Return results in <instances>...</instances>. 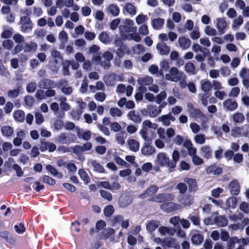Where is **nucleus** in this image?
Returning a JSON list of instances; mask_svg holds the SVG:
<instances>
[{
	"label": "nucleus",
	"instance_id": "nucleus-1",
	"mask_svg": "<svg viewBox=\"0 0 249 249\" xmlns=\"http://www.w3.org/2000/svg\"><path fill=\"white\" fill-rule=\"evenodd\" d=\"M134 25L133 20L130 19H125L123 21V24L119 26V30L121 33H126L125 36L127 39L139 42L142 40V37L136 32L137 27L134 26Z\"/></svg>",
	"mask_w": 249,
	"mask_h": 249
},
{
	"label": "nucleus",
	"instance_id": "nucleus-2",
	"mask_svg": "<svg viewBox=\"0 0 249 249\" xmlns=\"http://www.w3.org/2000/svg\"><path fill=\"white\" fill-rule=\"evenodd\" d=\"M185 78V75L183 72L179 71L178 69L174 67L171 68L168 73L165 75L166 80L173 82H178L182 79Z\"/></svg>",
	"mask_w": 249,
	"mask_h": 249
},
{
	"label": "nucleus",
	"instance_id": "nucleus-3",
	"mask_svg": "<svg viewBox=\"0 0 249 249\" xmlns=\"http://www.w3.org/2000/svg\"><path fill=\"white\" fill-rule=\"evenodd\" d=\"M155 162L161 166L167 167L169 169H173L170 167V160L167 155L163 152L157 154Z\"/></svg>",
	"mask_w": 249,
	"mask_h": 249
},
{
	"label": "nucleus",
	"instance_id": "nucleus-4",
	"mask_svg": "<svg viewBox=\"0 0 249 249\" xmlns=\"http://www.w3.org/2000/svg\"><path fill=\"white\" fill-rule=\"evenodd\" d=\"M231 135L234 137L239 136L248 137L249 135V126L244 125L241 127H235L232 130Z\"/></svg>",
	"mask_w": 249,
	"mask_h": 249
},
{
	"label": "nucleus",
	"instance_id": "nucleus-5",
	"mask_svg": "<svg viewBox=\"0 0 249 249\" xmlns=\"http://www.w3.org/2000/svg\"><path fill=\"white\" fill-rule=\"evenodd\" d=\"M21 30L23 32H28L32 29V23L30 18L26 16L21 17L19 21Z\"/></svg>",
	"mask_w": 249,
	"mask_h": 249
},
{
	"label": "nucleus",
	"instance_id": "nucleus-6",
	"mask_svg": "<svg viewBox=\"0 0 249 249\" xmlns=\"http://www.w3.org/2000/svg\"><path fill=\"white\" fill-rule=\"evenodd\" d=\"M215 27L220 35L224 34L228 27V23L224 18H217L215 20Z\"/></svg>",
	"mask_w": 249,
	"mask_h": 249
},
{
	"label": "nucleus",
	"instance_id": "nucleus-7",
	"mask_svg": "<svg viewBox=\"0 0 249 249\" xmlns=\"http://www.w3.org/2000/svg\"><path fill=\"white\" fill-rule=\"evenodd\" d=\"M27 135V131L21 129H18L16 130V137L13 141V144L16 146H19L22 143Z\"/></svg>",
	"mask_w": 249,
	"mask_h": 249
},
{
	"label": "nucleus",
	"instance_id": "nucleus-8",
	"mask_svg": "<svg viewBox=\"0 0 249 249\" xmlns=\"http://www.w3.org/2000/svg\"><path fill=\"white\" fill-rule=\"evenodd\" d=\"M121 80V76L114 73L106 75L104 77V81L107 86H113L117 81Z\"/></svg>",
	"mask_w": 249,
	"mask_h": 249
},
{
	"label": "nucleus",
	"instance_id": "nucleus-9",
	"mask_svg": "<svg viewBox=\"0 0 249 249\" xmlns=\"http://www.w3.org/2000/svg\"><path fill=\"white\" fill-rule=\"evenodd\" d=\"M157 120L161 122L163 125L168 126L170 125L171 121L174 122L176 120V118L171 113H169L159 117Z\"/></svg>",
	"mask_w": 249,
	"mask_h": 249
},
{
	"label": "nucleus",
	"instance_id": "nucleus-10",
	"mask_svg": "<svg viewBox=\"0 0 249 249\" xmlns=\"http://www.w3.org/2000/svg\"><path fill=\"white\" fill-rule=\"evenodd\" d=\"M228 187L232 195L237 196L240 192V185L237 180L234 179L230 182Z\"/></svg>",
	"mask_w": 249,
	"mask_h": 249
},
{
	"label": "nucleus",
	"instance_id": "nucleus-11",
	"mask_svg": "<svg viewBox=\"0 0 249 249\" xmlns=\"http://www.w3.org/2000/svg\"><path fill=\"white\" fill-rule=\"evenodd\" d=\"M51 55L54 59V62L56 64L55 66L56 69L55 70H53V71L55 72H57L58 71V68L59 67L60 64L62 62V58L60 52L55 50L52 51Z\"/></svg>",
	"mask_w": 249,
	"mask_h": 249
},
{
	"label": "nucleus",
	"instance_id": "nucleus-12",
	"mask_svg": "<svg viewBox=\"0 0 249 249\" xmlns=\"http://www.w3.org/2000/svg\"><path fill=\"white\" fill-rule=\"evenodd\" d=\"M180 208V206L179 204H177L172 202L163 203L160 206V208L167 213L179 209Z\"/></svg>",
	"mask_w": 249,
	"mask_h": 249
},
{
	"label": "nucleus",
	"instance_id": "nucleus-13",
	"mask_svg": "<svg viewBox=\"0 0 249 249\" xmlns=\"http://www.w3.org/2000/svg\"><path fill=\"white\" fill-rule=\"evenodd\" d=\"M223 105L224 109L229 111H233L238 107L237 102L231 99H228L224 101Z\"/></svg>",
	"mask_w": 249,
	"mask_h": 249
},
{
	"label": "nucleus",
	"instance_id": "nucleus-14",
	"mask_svg": "<svg viewBox=\"0 0 249 249\" xmlns=\"http://www.w3.org/2000/svg\"><path fill=\"white\" fill-rule=\"evenodd\" d=\"M56 83H55L53 80L49 79H43L38 82V86L40 88L43 89L54 88L56 87Z\"/></svg>",
	"mask_w": 249,
	"mask_h": 249
},
{
	"label": "nucleus",
	"instance_id": "nucleus-15",
	"mask_svg": "<svg viewBox=\"0 0 249 249\" xmlns=\"http://www.w3.org/2000/svg\"><path fill=\"white\" fill-rule=\"evenodd\" d=\"M156 48L159 53L161 55H167L170 51V47L164 42L158 43L157 44Z\"/></svg>",
	"mask_w": 249,
	"mask_h": 249
},
{
	"label": "nucleus",
	"instance_id": "nucleus-16",
	"mask_svg": "<svg viewBox=\"0 0 249 249\" xmlns=\"http://www.w3.org/2000/svg\"><path fill=\"white\" fill-rule=\"evenodd\" d=\"M184 181L188 184L190 192H196L197 191L198 188L196 181L195 179L185 178L184 179Z\"/></svg>",
	"mask_w": 249,
	"mask_h": 249
},
{
	"label": "nucleus",
	"instance_id": "nucleus-17",
	"mask_svg": "<svg viewBox=\"0 0 249 249\" xmlns=\"http://www.w3.org/2000/svg\"><path fill=\"white\" fill-rule=\"evenodd\" d=\"M73 135L71 134L63 133L57 137V141L62 143H68L72 142Z\"/></svg>",
	"mask_w": 249,
	"mask_h": 249
},
{
	"label": "nucleus",
	"instance_id": "nucleus-18",
	"mask_svg": "<svg viewBox=\"0 0 249 249\" xmlns=\"http://www.w3.org/2000/svg\"><path fill=\"white\" fill-rule=\"evenodd\" d=\"M164 23V19L160 18H155L152 20L151 25L152 27L157 30H160L162 28Z\"/></svg>",
	"mask_w": 249,
	"mask_h": 249
},
{
	"label": "nucleus",
	"instance_id": "nucleus-19",
	"mask_svg": "<svg viewBox=\"0 0 249 249\" xmlns=\"http://www.w3.org/2000/svg\"><path fill=\"white\" fill-rule=\"evenodd\" d=\"M178 43L180 47L184 50H186L190 47L191 41L189 38L184 36H180L178 39Z\"/></svg>",
	"mask_w": 249,
	"mask_h": 249
},
{
	"label": "nucleus",
	"instance_id": "nucleus-20",
	"mask_svg": "<svg viewBox=\"0 0 249 249\" xmlns=\"http://www.w3.org/2000/svg\"><path fill=\"white\" fill-rule=\"evenodd\" d=\"M147 109L150 117H156L161 112V109H159L157 106L149 105L147 107Z\"/></svg>",
	"mask_w": 249,
	"mask_h": 249
},
{
	"label": "nucleus",
	"instance_id": "nucleus-21",
	"mask_svg": "<svg viewBox=\"0 0 249 249\" xmlns=\"http://www.w3.org/2000/svg\"><path fill=\"white\" fill-rule=\"evenodd\" d=\"M199 151L201 156L207 159L211 158L212 155V150L208 145L201 147Z\"/></svg>",
	"mask_w": 249,
	"mask_h": 249
},
{
	"label": "nucleus",
	"instance_id": "nucleus-22",
	"mask_svg": "<svg viewBox=\"0 0 249 249\" xmlns=\"http://www.w3.org/2000/svg\"><path fill=\"white\" fill-rule=\"evenodd\" d=\"M127 143L130 150L133 152H137L140 148V143L137 140L129 139L127 141Z\"/></svg>",
	"mask_w": 249,
	"mask_h": 249
},
{
	"label": "nucleus",
	"instance_id": "nucleus-23",
	"mask_svg": "<svg viewBox=\"0 0 249 249\" xmlns=\"http://www.w3.org/2000/svg\"><path fill=\"white\" fill-rule=\"evenodd\" d=\"M141 152L143 155H152L155 152V148L152 145L146 144L142 147Z\"/></svg>",
	"mask_w": 249,
	"mask_h": 249
},
{
	"label": "nucleus",
	"instance_id": "nucleus-24",
	"mask_svg": "<svg viewBox=\"0 0 249 249\" xmlns=\"http://www.w3.org/2000/svg\"><path fill=\"white\" fill-rule=\"evenodd\" d=\"M0 237L5 240L7 242L10 244H13L15 242V239L12 234L7 231H0Z\"/></svg>",
	"mask_w": 249,
	"mask_h": 249
},
{
	"label": "nucleus",
	"instance_id": "nucleus-25",
	"mask_svg": "<svg viewBox=\"0 0 249 249\" xmlns=\"http://www.w3.org/2000/svg\"><path fill=\"white\" fill-rule=\"evenodd\" d=\"M124 11L130 16L135 15L137 13L136 7L131 3H126L124 6Z\"/></svg>",
	"mask_w": 249,
	"mask_h": 249
},
{
	"label": "nucleus",
	"instance_id": "nucleus-26",
	"mask_svg": "<svg viewBox=\"0 0 249 249\" xmlns=\"http://www.w3.org/2000/svg\"><path fill=\"white\" fill-rule=\"evenodd\" d=\"M138 83L142 86H150L153 82V78L149 76L139 77L137 80Z\"/></svg>",
	"mask_w": 249,
	"mask_h": 249
},
{
	"label": "nucleus",
	"instance_id": "nucleus-27",
	"mask_svg": "<svg viewBox=\"0 0 249 249\" xmlns=\"http://www.w3.org/2000/svg\"><path fill=\"white\" fill-rule=\"evenodd\" d=\"M158 231L162 235H173L175 233V230L171 227L161 226L159 228Z\"/></svg>",
	"mask_w": 249,
	"mask_h": 249
},
{
	"label": "nucleus",
	"instance_id": "nucleus-28",
	"mask_svg": "<svg viewBox=\"0 0 249 249\" xmlns=\"http://www.w3.org/2000/svg\"><path fill=\"white\" fill-rule=\"evenodd\" d=\"M107 12L113 16H117L120 13L119 7L114 4H109L107 8Z\"/></svg>",
	"mask_w": 249,
	"mask_h": 249
},
{
	"label": "nucleus",
	"instance_id": "nucleus-29",
	"mask_svg": "<svg viewBox=\"0 0 249 249\" xmlns=\"http://www.w3.org/2000/svg\"><path fill=\"white\" fill-rule=\"evenodd\" d=\"M1 132L3 136L9 137L13 135L14 129L10 126L4 125L1 127Z\"/></svg>",
	"mask_w": 249,
	"mask_h": 249
},
{
	"label": "nucleus",
	"instance_id": "nucleus-30",
	"mask_svg": "<svg viewBox=\"0 0 249 249\" xmlns=\"http://www.w3.org/2000/svg\"><path fill=\"white\" fill-rule=\"evenodd\" d=\"M160 225V222L155 220H150L146 225V230L151 232L154 231Z\"/></svg>",
	"mask_w": 249,
	"mask_h": 249
},
{
	"label": "nucleus",
	"instance_id": "nucleus-31",
	"mask_svg": "<svg viewBox=\"0 0 249 249\" xmlns=\"http://www.w3.org/2000/svg\"><path fill=\"white\" fill-rule=\"evenodd\" d=\"M148 20V17L146 15L141 13L137 15L135 18V21L137 25L145 24Z\"/></svg>",
	"mask_w": 249,
	"mask_h": 249
},
{
	"label": "nucleus",
	"instance_id": "nucleus-32",
	"mask_svg": "<svg viewBox=\"0 0 249 249\" xmlns=\"http://www.w3.org/2000/svg\"><path fill=\"white\" fill-rule=\"evenodd\" d=\"M56 149V145L51 142H45L42 143L40 149L42 151L48 150L49 152H53Z\"/></svg>",
	"mask_w": 249,
	"mask_h": 249
},
{
	"label": "nucleus",
	"instance_id": "nucleus-33",
	"mask_svg": "<svg viewBox=\"0 0 249 249\" xmlns=\"http://www.w3.org/2000/svg\"><path fill=\"white\" fill-rule=\"evenodd\" d=\"M77 135L79 137L82 138L85 140H89L91 137V132L89 130L83 131L77 127L76 128Z\"/></svg>",
	"mask_w": 249,
	"mask_h": 249
},
{
	"label": "nucleus",
	"instance_id": "nucleus-34",
	"mask_svg": "<svg viewBox=\"0 0 249 249\" xmlns=\"http://www.w3.org/2000/svg\"><path fill=\"white\" fill-rule=\"evenodd\" d=\"M207 173L208 174H213V175H220L222 173V168L220 167H217L215 165H213L209 167L207 169Z\"/></svg>",
	"mask_w": 249,
	"mask_h": 249
},
{
	"label": "nucleus",
	"instance_id": "nucleus-35",
	"mask_svg": "<svg viewBox=\"0 0 249 249\" xmlns=\"http://www.w3.org/2000/svg\"><path fill=\"white\" fill-rule=\"evenodd\" d=\"M172 159L170 160V167L174 168L177 164V162L179 159V153L178 150H174L172 155Z\"/></svg>",
	"mask_w": 249,
	"mask_h": 249
},
{
	"label": "nucleus",
	"instance_id": "nucleus-36",
	"mask_svg": "<svg viewBox=\"0 0 249 249\" xmlns=\"http://www.w3.org/2000/svg\"><path fill=\"white\" fill-rule=\"evenodd\" d=\"M200 85L202 90L204 92H208L212 87V83L207 79L201 80Z\"/></svg>",
	"mask_w": 249,
	"mask_h": 249
},
{
	"label": "nucleus",
	"instance_id": "nucleus-37",
	"mask_svg": "<svg viewBox=\"0 0 249 249\" xmlns=\"http://www.w3.org/2000/svg\"><path fill=\"white\" fill-rule=\"evenodd\" d=\"M103 56L107 61L104 63L102 62L101 64L102 66L104 67L105 68H108L110 65L109 61L112 59L113 54L107 51L104 53Z\"/></svg>",
	"mask_w": 249,
	"mask_h": 249
},
{
	"label": "nucleus",
	"instance_id": "nucleus-38",
	"mask_svg": "<svg viewBox=\"0 0 249 249\" xmlns=\"http://www.w3.org/2000/svg\"><path fill=\"white\" fill-rule=\"evenodd\" d=\"M163 244L164 246L169 248H177L178 247V244L176 240L173 238H166L164 239L163 241Z\"/></svg>",
	"mask_w": 249,
	"mask_h": 249
},
{
	"label": "nucleus",
	"instance_id": "nucleus-39",
	"mask_svg": "<svg viewBox=\"0 0 249 249\" xmlns=\"http://www.w3.org/2000/svg\"><path fill=\"white\" fill-rule=\"evenodd\" d=\"M127 117L129 119L134 123H140L142 121L140 116L137 114L134 110L129 111L127 114Z\"/></svg>",
	"mask_w": 249,
	"mask_h": 249
},
{
	"label": "nucleus",
	"instance_id": "nucleus-40",
	"mask_svg": "<svg viewBox=\"0 0 249 249\" xmlns=\"http://www.w3.org/2000/svg\"><path fill=\"white\" fill-rule=\"evenodd\" d=\"M214 223L219 226L223 227L228 224L227 219L222 216H216L214 215Z\"/></svg>",
	"mask_w": 249,
	"mask_h": 249
},
{
	"label": "nucleus",
	"instance_id": "nucleus-41",
	"mask_svg": "<svg viewBox=\"0 0 249 249\" xmlns=\"http://www.w3.org/2000/svg\"><path fill=\"white\" fill-rule=\"evenodd\" d=\"M115 44L117 46L119 47V49H118L116 52L117 55L120 57H123L124 54V47L122 46L123 43L122 42L121 40L119 39L116 40L115 42Z\"/></svg>",
	"mask_w": 249,
	"mask_h": 249
},
{
	"label": "nucleus",
	"instance_id": "nucleus-42",
	"mask_svg": "<svg viewBox=\"0 0 249 249\" xmlns=\"http://www.w3.org/2000/svg\"><path fill=\"white\" fill-rule=\"evenodd\" d=\"M60 108L63 111H68L70 109L71 106L67 102V99L65 97L60 98L59 99Z\"/></svg>",
	"mask_w": 249,
	"mask_h": 249
},
{
	"label": "nucleus",
	"instance_id": "nucleus-43",
	"mask_svg": "<svg viewBox=\"0 0 249 249\" xmlns=\"http://www.w3.org/2000/svg\"><path fill=\"white\" fill-rule=\"evenodd\" d=\"M203 237L199 233L194 234L192 238V242L195 245H199L203 241Z\"/></svg>",
	"mask_w": 249,
	"mask_h": 249
},
{
	"label": "nucleus",
	"instance_id": "nucleus-44",
	"mask_svg": "<svg viewBox=\"0 0 249 249\" xmlns=\"http://www.w3.org/2000/svg\"><path fill=\"white\" fill-rule=\"evenodd\" d=\"M14 117L16 121L22 122L25 119V113L21 110H17L14 112Z\"/></svg>",
	"mask_w": 249,
	"mask_h": 249
},
{
	"label": "nucleus",
	"instance_id": "nucleus-45",
	"mask_svg": "<svg viewBox=\"0 0 249 249\" xmlns=\"http://www.w3.org/2000/svg\"><path fill=\"white\" fill-rule=\"evenodd\" d=\"M3 31L1 34V37L4 38L10 37L13 34V29L11 27L4 26L3 27Z\"/></svg>",
	"mask_w": 249,
	"mask_h": 249
},
{
	"label": "nucleus",
	"instance_id": "nucleus-46",
	"mask_svg": "<svg viewBox=\"0 0 249 249\" xmlns=\"http://www.w3.org/2000/svg\"><path fill=\"white\" fill-rule=\"evenodd\" d=\"M243 19L242 17L240 16L235 18L232 24V28L234 31L237 30L239 27L243 24Z\"/></svg>",
	"mask_w": 249,
	"mask_h": 249
},
{
	"label": "nucleus",
	"instance_id": "nucleus-47",
	"mask_svg": "<svg viewBox=\"0 0 249 249\" xmlns=\"http://www.w3.org/2000/svg\"><path fill=\"white\" fill-rule=\"evenodd\" d=\"M90 164L93 167L95 171L99 173H103L105 171L104 167L98 162L95 160L90 161Z\"/></svg>",
	"mask_w": 249,
	"mask_h": 249
},
{
	"label": "nucleus",
	"instance_id": "nucleus-48",
	"mask_svg": "<svg viewBox=\"0 0 249 249\" xmlns=\"http://www.w3.org/2000/svg\"><path fill=\"white\" fill-rule=\"evenodd\" d=\"M46 169L52 175L55 177H56L58 178H61L62 177V175L60 173H59L54 167L51 165H47Z\"/></svg>",
	"mask_w": 249,
	"mask_h": 249
},
{
	"label": "nucleus",
	"instance_id": "nucleus-49",
	"mask_svg": "<svg viewBox=\"0 0 249 249\" xmlns=\"http://www.w3.org/2000/svg\"><path fill=\"white\" fill-rule=\"evenodd\" d=\"M185 71L186 72L191 74H195L196 73L195 65L192 62H188L185 65Z\"/></svg>",
	"mask_w": 249,
	"mask_h": 249
},
{
	"label": "nucleus",
	"instance_id": "nucleus-50",
	"mask_svg": "<svg viewBox=\"0 0 249 249\" xmlns=\"http://www.w3.org/2000/svg\"><path fill=\"white\" fill-rule=\"evenodd\" d=\"M109 114L113 117H121L123 114L122 111L118 107H113L109 109Z\"/></svg>",
	"mask_w": 249,
	"mask_h": 249
},
{
	"label": "nucleus",
	"instance_id": "nucleus-51",
	"mask_svg": "<svg viewBox=\"0 0 249 249\" xmlns=\"http://www.w3.org/2000/svg\"><path fill=\"white\" fill-rule=\"evenodd\" d=\"M142 127L144 128L148 127L154 130L158 128V125L156 123H153L150 121L147 120H145L142 123Z\"/></svg>",
	"mask_w": 249,
	"mask_h": 249
},
{
	"label": "nucleus",
	"instance_id": "nucleus-52",
	"mask_svg": "<svg viewBox=\"0 0 249 249\" xmlns=\"http://www.w3.org/2000/svg\"><path fill=\"white\" fill-rule=\"evenodd\" d=\"M140 36H146L149 34L148 26L146 24L141 25L139 28V33Z\"/></svg>",
	"mask_w": 249,
	"mask_h": 249
},
{
	"label": "nucleus",
	"instance_id": "nucleus-53",
	"mask_svg": "<svg viewBox=\"0 0 249 249\" xmlns=\"http://www.w3.org/2000/svg\"><path fill=\"white\" fill-rule=\"evenodd\" d=\"M194 140L196 143L203 144L205 142V136L202 134H197L194 137Z\"/></svg>",
	"mask_w": 249,
	"mask_h": 249
},
{
	"label": "nucleus",
	"instance_id": "nucleus-54",
	"mask_svg": "<svg viewBox=\"0 0 249 249\" xmlns=\"http://www.w3.org/2000/svg\"><path fill=\"white\" fill-rule=\"evenodd\" d=\"M235 244H238V238L235 236L231 237L228 242L227 249H233Z\"/></svg>",
	"mask_w": 249,
	"mask_h": 249
},
{
	"label": "nucleus",
	"instance_id": "nucleus-55",
	"mask_svg": "<svg viewBox=\"0 0 249 249\" xmlns=\"http://www.w3.org/2000/svg\"><path fill=\"white\" fill-rule=\"evenodd\" d=\"M99 40L103 43L107 44L110 42V39L108 34L106 32L101 33L99 36Z\"/></svg>",
	"mask_w": 249,
	"mask_h": 249
},
{
	"label": "nucleus",
	"instance_id": "nucleus-56",
	"mask_svg": "<svg viewBox=\"0 0 249 249\" xmlns=\"http://www.w3.org/2000/svg\"><path fill=\"white\" fill-rule=\"evenodd\" d=\"M232 119L235 123H241L244 121L245 117L241 113H235L233 115Z\"/></svg>",
	"mask_w": 249,
	"mask_h": 249
},
{
	"label": "nucleus",
	"instance_id": "nucleus-57",
	"mask_svg": "<svg viewBox=\"0 0 249 249\" xmlns=\"http://www.w3.org/2000/svg\"><path fill=\"white\" fill-rule=\"evenodd\" d=\"M237 203L236 197L232 196L227 199L226 204L228 207L234 208Z\"/></svg>",
	"mask_w": 249,
	"mask_h": 249
},
{
	"label": "nucleus",
	"instance_id": "nucleus-58",
	"mask_svg": "<svg viewBox=\"0 0 249 249\" xmlns=\"http://www.w3.org/2000/svg\"><path fill=\"white\" fill-rule=\"evenodd\" d=\"M166 92L165 91H162L156 96L155 102L158 104H160L166 98Z\"/></svg>",
	"mask_w": 249,
	"mask_h": 249
},
{
	"label": "nucleus",
	"instance_id": "nucleus-59",
	"mask_svg": "<svg viewBox=\"0 0 249 249\" xmlns=\"http://www.w3.org/2000/svg\"><path fill=\"white\" fill-rule=\"evenodd\" d=\"M78 174L81 178L85 182V183H88L90 181V178L86 173V172L82 169L78 171Z\"/></svg>",
	"mask_w": 249,
	"mask_h": 249
},
{
	"label": "nucleus",
	"instance_id": "nucleus-60",
	"mask_svg": "<svg viewBox=\"0 0 249 249\" xmlns=\"http://www.w3.org/2000/svg\"><path fill=\"white\" fill-rule=\"evenodd\" d=\"M204 33L209 36H215L217 34L216 30L208 25L205 27Z\"/></svg>",
	"mask_w": 249,
	"mask_h": 249
},
{
	"label": "nucleus",
	"instance_id": "nucleus-61",
	"mask_svg": "<svg viewBox=\"0 0 249 249\" xmlns=\"http://www.w3.org/2000/svg\"><path fill=\"white\" fill-rule=\"evenodd\" d=\"M193 111L197 115V117L201 119L202 121V125H203L204 123L207 121V118L205 115L199 109H194Z\"/></svg>",
	"mask_w": 249,
	"mask_h": 249
},
{
	"label": "nucleus",
	"instance_id": "nucleus-62",
	"mask_svg": "<svg viewBox=\"0 0 249 249\" xmlns=\"http://www.w3.org/2000/svg\"><path fill=\"white\" fill-rule=\"evenodd\" d=\"M240 92V89L237 87L232 88L229 92V96L232 98H236L239 95Z\"/></svg>",
	"mask_w": 249,
	"mask_h": 249
},
{
	"label": "nucleus",
	"instance_id": "nucleus-63",
	"mask_svg": "<svg viewBox=\"0 0 249 249\" xmlns=\"http://www.w3.org/2000/svg\"><path fill=\"white\" fill-rule=\"evenodd\" d=\"M58 38L62 43H65L68 41V35L67 33L64 30L61 31L59 33Z\"/></svg>",
	"mask_w": 249,
	"mask_h": 249
},
{
	"label": "nucleus",
	"instance_id": "nucleus-64",
	"mask_svg": "<svg viewBox=\"0 0 249 249\" xmlns=\"http://www.w3.org/2000/svg\"><path fill=\"white\" fill-rule=\"evenodd\" d=\"M116 140L118 144L123 145L125 143V138L124 137V133H119L117 134L116 136Z\"/></svg>",
	"mask_w": 249,
	"mask_h": 249
}]
</instances>
